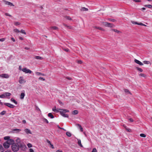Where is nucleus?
<instances>
[{
	"mask_svg": "<svg viewBox=\"0 0 152 152\" xmlns=\"http://www.w3.org/2000/svg\"><path fill=\"white\" fill-rule=\"evenodd\" d=\"M143 63L145 64H149L150 63V62L149 61H143Z\"/></svg>",
	"mask_w": 152,
	"mask_h": 152,
	"instance_id": "obj_37",
	"label": "nucleus"
},
{
	"mask_svg": "<svg viewBox=\"0 0 152 152\" xmlns=\"http://www.w3.org/2000/svg\"><path fill=\"white\" fill-rule=\"evenodd\" d=\"M76 125H77V126L79 127L80 129L81 127H82L81 126V125L79 124H77Z\"/></svg>",
	"mask_w": 152,
	"mask_h": 152,
	"instance_id": "obj_57",
	"label": "nucleus"
},
{
	"mask_svg": "<svg viewBox=\"0 0 152 152\" xmlns=\"http://www.w3.org/2000/svg\"><path fill=\"white\" fill-rule=\"evenodd\" d=\"M11 101L16 104H18L17 102L13 98L11 99Z\"/></svg>",
	"mask_w": 152,
	"mask_h": 152,
	"instance_id": "obj_22",
	"label": "nucleus"
},
{
	"mask_svg": "<svg viewBox=\"0 0 152 152\" xmlns=\"http://www.w3.org/2000/svg\"><path fill=\"white\" fill-rule=\"evenodd\" d=\"M3 146L4 148H8L10 147L9 144L7 143V142H5L3 143Z\"/></svg>",
	"mask_w": 152,
	"mask_h": 152,
	"instance_id": "obj_11",
	"label": "nucleus"
},
{
	"mask_svg": "<svg viewBox=\"0 0 152 152\" xmlns=\"http://www.w3.org/2000/svg\"><path fill=\"white\" fill-rule=\"evenodd\" d=\"M134 62L137 64H138L140 65H143V64L140 61H139L137 60V59H135L134 60Z\"/></svg>",
	"mask_w": 152,
	"mask_h": 152,
	"instance_id": "obj_14",
	"label": "nucleus"
},
{
	"mask_svg": "<svg viewBox=\"0 0 152 152\" xmlns=\"http://www.w3.org/2000/svg\"><path fill=\"white\" fill-rule=\"evenodd\" d=\"M0 77L4 78H8L9 77V76L8 74H4L0 75Z\"/></svg>",
	"mask_w": 152,
	"mask_h": 152,
	"instance_id": "obj_7",
	"label": "nucleus"
},
{
	"mask_svg": "<svg viewBox=\"0 0 152 152\" xmlns=\"http://www.w3.org/2000/svg\"><path fill=\"white\" fill-rule=\"evenodd\" d=\"M78 113V111L77 110L73 111L72 112V114L73 115H76Z\"/></svg>",
	"mask_w": 152,
	"mask_h": 152,
	"instance_id": "obj_21",
	"label": "nucleus"
},
{
	"mask_svg": "<svg viewBox=\"0 0 152 152\" xmlns=\"http://www.w3.org/2000/svg\"><path fill=\"white\" fill-rule=\"evenodd\" d=\"M132 22L133 24H137L138 25V23H137L136 22L132 21Z\"/></svg>",
	"mask_w": 152,
	"mask_h": 152,
	"instance_id": "obj_55",
	"label": "nucleus"
},
{
	"mask_svg": "<svg viewBox=\"0 0 152 152\" xmlns=\"http://www.w3.org/2000/svg\"><path fill=\"white\" fill-rule=\"evenodd\" d=\"M10 139V137L9 136H6V137H4V139L5 140H8Z\"/></svg>",
	"mask_w": 152,
	"mask_h": 152,
	"instance_id": "obj_33",
	"label": "nucleus"
},
{
	"mask_svg": "<svg viewBox=\"0 0 152 152\" xmlns=\"http://www.w3.org/2000/svg\"><path fill=\"white\" fill-rule=\"evenodd\" d=\"M36 75H37L39 76V75H42V76H45V74H43L41 72H35Z\"/></svg>",
	"mask_w": 152,
	"mask_h": 152,
	"instance_id": "obj_16",
	"label": "nucleus"
},
{
	"mask_svg": "<svg viewBox=\"0 0 152 152\" xmlns=\"http://www.w3.org/2000/svg\"><path fill=\"white\" fill-rule=\"evenodd\" d=\"M63 25L65 27H67L69 29H72V27L71 26H68L66 24H63Z\"/></svg>",
	"mask_w": 152,
	"mask_h": 152,
	"instance_id": "obj_24",
	"label": "nucleus"
},
{
	"mask_svg": "<svg viewBox=\"0 0 152 152\" xmlns=\"http://www.w3.org/2000/svg\"><path fill=\"white\" fill-rule=\"evenodd\" d=\"M12 149L14 152H17L19 148V146L18 144H14L12 145Z\"/></svg>",
	"mask_w": 152,
	"mask_h": 152,
	"instance_id": "obj_1",
	"label": "nucleus"
},
{
	"mask_svg": "<svg viewBox=\"0 0 152 152\" xmlns=\"http://www.w3.org/2000/svg\"><path fill=\"white\" fill-rule=\"evenodd\" d=\"M59 112L60 113L61 115H62L64 113L69 112V110H67L60 109Z\"/></svg>",
	"mask_w": 152,
	"mask_h": 152,
	"instance_id": "obj_4",
	"label": "nucleus"
},
{
	"mask_svg": "<svg viewBox=\"0 0 152 152\" xmlns=\"http://www.w3.org/2000/svg\"><path fill=\"white\" fill-rule=\"evenodd\" d=\"M123 126H124V127L125 128H126V130L128 132H131V129H127V128H126V126H124V125H123Z\"/></svg>",
	"mask_w": 152,
	"mask_h": 152,
	"instance_id": "obj_42",
	"label": "nucleus"
},
{
	"mask_svg": "<svg viewBox=\"0 0 152 152\" xmlns=\"http://www.w3.org/2000/svg\"><path fill=\"white\" fill-rule=\"evenodd\" d=\"M129 121L131 122H132L133 121V120L131 118L129 119Z\"/></svg>",
	"mask_w": 152,
	"mask_h": 152,
	"instance_id": "obj_56",
	"label": "nucleus"
},
{
	"mask_svg": "<svg viewBox=\"0 0 152 152\" xmlns=\"http://www.w3.org/2000/svg\"><path fill=\"white\" fill-rule=\"evenodd\" d=\"M7 143H8L9 145L12 144V145L14 144V141L12 139H10L7 140Z\"/></svg>",
	"mask_w": 152,
	"mask_h": 152,
	"instance_id": "obj_9",
	"label": "nucleus"
},
{
	"mask_svg": "<svg viewBox=\"0 0 152 152\" xmlns=\"http://www.w3.org/2000/svg\"><path fill=\"white\" fill-rule=\"evenodd\" d=\"M112 30L114 31V32H116L118 33H121V32L120 31H118L116 29H112Z\"/></svg>",
	"mask_w": 152,
	"mask_h": 152,
	"instance_id": "obj_29",
	"label": "nucleus"
},
{
	"mask_svg": "<svg viewBox=\"0 0 152 152\" xmlns=\"http://www.w3.org/2000/svg\"><path fill=\"white\" fill-rule=\"evenodd\" d=\"M48 116L49 117H50L51 118H53L54 117L53 115L51 113H49L48 114Z\"/></svg>",
	"mask_w": 152,
	"mask_h": 152,
	"instance_id": "obj_17",
	"label": "nucleus"
},
{
	"mask_svg": "<svg viewBox=\"0 0 152 152\" xmlns=\"http://www.w3.org/2000/svg\"><path fill=\"white\" fill-rule=\"evenodd\" d=\"M6 111L4 110V111H2V112H1L0 113V114L1 115H3L5 114V113H6Z\"/></svg>",
	"mask_w": 152,
	"mask_h": 152,
	"instance_id": "obj_40",
	"label": "nucleus"
},
{
	"mask_svg": "<svg viewBox=\"0 0 152 152\" xmlns=\"http://www.w3.org/2000/svg\"><path fill=\"white\" fill-rule=\"evenodd\" d=\"M11 40L14 42H15V39H14V38L13 37H12L11 38Z\"/></svg>",
	"mask_w": 152,
	"mask_h": 152,
	"instance_id": "obj_58",
	"label": "nucleus"
},
{
	"mask_svg": "<svg viewBox=\"0 0 152 152\" xmlns=\"http://www.w3.org/2000/svg\"><path fill=\"white\" fill-rule=\"evenodd\" d=\"M64 50L68 52L69 51V50L68 49H64Z\"/></svg>",
	"mask_w": 152,
	"mask_h": 152,
	"instance_id": "obj_64",
	"label": "nucleus"
},
{
	"mask_svg": "<svg viewBox=\"0 0 152 152\" xmlns=\"http://www.w3.org/2000/svg\"><path fill=\"white\" fill-rule=\"evenodd\" d=\"M22 71L25 73L31 74L32 72V71L31 70L26 68H23Z\"/></svg>",
	"mask_w": 152,
	"mask_h": 152,
	"instance_id": "obj_6",
	"label": "nucleus"
},
{
	"mask_svg": "<svg viewBox=\"0 0 152 152\" xmlns=\"http://www.w3.org/2000/svg\"><path fill=\"white\" fill-rule=\"evenodd\" d=\"M47 142L49 143L50 145H51V142H50V141H49L48 140H47Z\"/></svg>",
	"mask_w": 152,
	"mask_h": 152,
	"instance_id": "obj_60",
	"label": "nucleus"
},
{
	"mask_svg": "<svg viewBox=\"0 0 152 152\" xmlns=\"http://www.w3.org/2000/svg\"><path fill=\"white\" fill-rule=\"evenodd\" d=\"M91 152H97V150L96 148H94L93 149Z\"/></svg>",
	"mask_w": 152,
	"mask_h": 152,
	"instance_id": "obj_48",
	"label": "nucleus"
},
{
	"mask_svg": "<svg viewBox=\"0 0 152 152\" xmlns=\"http://www.w3.org/2000/svg\"><path fill=\"white\" fill-rule=\"evenodd\" d=\"M11 94L9 92H6L0 95V98H4L10 96Z\"/></svg>",
	"mask_w": 152,
	"mask_h": 152,
	"instance_id": "obj_3",
	"label": "nucleus"
},
{
	"mask_svg": "<svg viewBox=\"0 0 152 152\" xmlns=\"http://www.w3.org/2000/svg\"><path fill=\"white\" fill-rule=\"evenodd\" d=\"M13 130L14 131L16 132V133H18L21 131V129H13Z\"/></svg>",
	"mask_w": 152,
	"mask_h": 152,
	"instance_id": "obj_20",
	"label": "nucleus"
},
{
	"mask_svg": "<svg viewBox=\"0 0 152 152\" xmlns=\"http://www.w3.org/2000/svg\"><path fill=\"white\" fill-rule=\"evenodd\" d=\"M20 32L21 33H23L24 34H26V32H25V31L23 29H22L20 31Z\"/></svg>",
	"mask_w": 152,
	"mask_h": 152,
	"instance_id": "obj_38",
	"label": "nucleus"
},
{
	"mask_svg": "<svg viewBox=\"0 0 152 152\" xmlns=\"http://www.w3.org/2000/svg\"><path fill=\"white\" fill-rule=\"evenodd\" d=\"M4 2L5 3V4H6L9 5L10 6H14V5L12 3L8 1H5V0H4Z\"/></svg>",
	"mask_w": 152,
	"mask_h": 152,
	"instance_id": "obj_10",
	"label": "nucleus"
},
{
	"mask_svg": "<svg viewBox=\"0 0 152 152\" xmlns=\"http://www.w3.org/2000/svg\"><path fill=\"white\" fill-rule=\"evenodd\" d=\"M19 82L20 84H22L25 83L26 81L24 79L23 77L20 76L19 78Z\"/></svg>",
	"mask_w": 152,
	"mask_h": 152,
	"instance_id": "obj_5",
	"label": "nucleus"
},
{
	"mask_svg": "<svg viewBox=\"0 0 152 152\" xmlns=\"http://www.w3.org/2000/svg\"><path fill=\"white\" fill-rule=\"evenodd\" d=\"M66 135L68 137H71V134L69 132H67L66 133Z\"/></svg>",
	"mask_w": 152,
	"mask_h": 152,
	"instance_id": "obj_32",
	"label": "nucleus"
},
{
	"mask_svg": "<svg viewBox=\"0 0 152 152\" xmlns=\"http://www.w3.org/2000/svg\"><path fill=\"white\" fill-rule=\"evenodd\" d=\"M24 131L27 134H31L32 133L31 131L28 129L26 128L24 130Z\"/></svg>",
	"mask_w": 152,
	"mask_h": 152,
	"instance_id": "obj_13",
	"label": "nucleus"
},
{
	"mask_svg": "<svg viewBox=\"0 0 152 152\" xmlns=\"http://www.w3.org/2000/svg\"><path fill=\"white\" fill-rule=\"evenodd\" d=\"M43 121L44 122H46V123L47 124L48 123V120L46 119L45 118H44L43 119Z\"/></svg>",
	"mask_w": 152,
	"mask_h": 152,
	"instance_id": "obj_45",
	"label": "nucleus"
},
{
	"mask_svg": "<svg viewBox=\"0 0 152 152\" xmlns=\"http://www.w3.org/2000/svg\"><path fill=\"white\" fill-rule=\"evenodd\" d=\"M138 25H141V26H146V25H145V24H143L142 23H138Z\"/></svg>",
	"mask_w": 152,
	"mask_h": 152,
	"instance_id": "obj_52",
	"label": "nucleus"
},
{
	"mask_svg": "<svg viewBox=\"0 0 152 152\" xmlns=\"http://www.w3.org/2000/svg\"><path fill=\"white\" fill-rule=\"evenodd\" d=\"M35 58L37 59H43L42 57L39 56H36Z\"/></svg>",
	"mask_w": 152,
	"mask_h": 152,
	"instance_id": "obj_28",
	"label": "nucleus"
},
{
	"mask_svg": "<svg viewBox=\"0 0 152 152\" xmlns=\"http://www.w3.org/2000/svg\"><path fill=\"white\" fill-rule=\"evenodd\" d=\"M102 25L107 27L113 28L115 26L111 23H109L107 22H102Z\"/></svg>",
	"mask_w": 152,
	"mask_h": 152,
	"instance_id": "obj_2",
	"label": "nucleus"
},
{
	"mask_svg": "<svg viewBox=\"0 0 152 152\" xmlns=\"http://www.w3.org/2000/svg\"><path fill=\"white\" fill-rule=\"evenodd\" d=\"M0 151L1 152L3 151V147L1 145H0Z\"/></svg>",
	"mask_w": 152,
	"mask_h": 152,
	"instance_id": "obj_44",
	"label": "nucleus"
},
{
	"mask_svg": "<svg viewBox=\"0 0 152 152\" xmlns=\"http://www.w3.org/2000/svg\"><path fill=\"white\" fill-rule=\"evenodd\" d=\"M13 31L15 32L16 33H18L20 32V31L18 29L16 28L14 29Z\"/></svg>",
	"mask_w": 152,
	"mask_h": 152,
	"instance_id": "obj_31",
	"label": "nucleus"
},
{
	"mask_svg": "<svg viewBox=\"0 0 152 152\" xmlns=\"http://www.w3.org/2000/svg\"><path fill=\"white\" fill-rule=\"evenodd\" d=\"M16 141L17 142V143H19L20 142V140L19 138H17L16 139Z\"/></svg>",
	"mask_w": 152,
	"mask_h": 152,
	"instance_id": "obj_47",
	"label": "nucleus"
},
{
	"mask_svg": "<svg viewBox=\"0 0 152 152\" xmlns=\"http://www.w3.org/2000/svg\"><path fill=\"white\" fill-rule=\"evenodd\" d=\"M139 76L141 77H146V75L144 74L141 73L139 74Z\"/></svg>",
	"mask_w": 152,
	"mask_h": 152,
	"instance_id": "obj_34",
	"label": "nucleus"
},
{
	"mask_svg": "<svg viewBox=\"0 0 152 152\" xmlns=\"http://www.w3.org/2000/svg\"><path fill=\"white\" fill-rule=\"evenodd\" d=\"M140 137H145L146 136V135L145 134H142V133L141 134H140Z\"/></svg>",
	"mask_w": 152,
	"mask_h": 152,
	"instance_id": "obj_39",
	"label": "nucleus"
},
{
	"mask_svg": "<svg viewBox=\"0 0 152 152\" xmlns=\"http://www.w3.org/2000/svg\"><path fill=\"white\" fill-rule=\"evenodd\" d=\"M94 28H96L97 29H99L102 31H104V30L102 28L100 27H97V26H94Z\"/></svg>",
	"mask_w": 152,
	"mask_h": 152,
	"instance_id": "obj_25",
	"label": "nucleus"
},
{
	"mask_svg": "<svg viewBox=\"0 0 152 152\" xmlns=\"http://www.w3.org/2000/svg\"><path fill=\"white\" fill-rule=\"evenodd\" d=\"M60 109H56V107H55L54 108H53L52 109V110L54 112H56L57 113L59 112V110Z\"/></svg>",
	"mask_w": 152,
	"mask_h": 152,
	"instance_id": "obj_15",
	"label": "nucleus"
},
{
	"mask_svg": "<svg viewBox=\"0 0 152 152\" xmlns=\"http://www.w3.org/2000/svg\"><path fill=\"white\" fill-rule=\"evenodd\" d=\"M80 131L81 132H83V129L82 127L80 128Z\"/></svg>",
	"mask_w": 152,
	"mask_h": 152,
	"instance_id": "obj_62",
	"label": "nucleus"
},
{
	"mask_svg": "<svg viewBox=\"0 0 152 152\" xmlns=\"http://www.w3.org/2000/svg\"><path fill=\"white\" fill-rule=\"evenodd\" d=\"M14 24L16 26H17L18 25H19L20 24V23L18 22H14Z\"/></svg>",
	"mask_w": 152,
	"mask_h": 152,
	"instance_id": "obj_27",
	"label": "nucleus"
},
{
	"mask_svg": "<svg viewBox=\"0 0 152 152\" xmlns=\"http://www.w3.org/2000/svg\"><path fill=\"white\" fill-rule=\"evenodd\" d=\"M137 69L138 71H140V72H142L143 71V70L140 68H138V67H137Z\"/></svg>",
	"mask_w": 152,
	"mask_h": 152,
	"instance_id": "obj_43",
	"label": "nucleus"
},
{
	"mask_svg": "<svg viewBox=\"0 0 152 152\" xmlns=\"http://www.w3.org/2000/svg\"><path fill=\"white\" fill-rule=\"evenodd\" d=\"M50 29H53V30H57L58 29V28L56 26H52V27H50Z\"/></svg>",
	"mask_w": 152,
	"mask_h": 152,
	"instance_id": "obj_18",
	"label": "nucleus"
},
{
	"mask_svg": "<svg viewBox=\"0 0 152 152\" xmlns=\"http://www.w3.org/2000/svg\"><path fill=\"white\" fill-rule=\"evenodd\" d=\"M56 152H63V151L61 150H58Z\"/></svg>",
	"mask_w": 152,
	"mask_h": 152,
	"instance_id": "obj_63",
	"label": "nucleus"
},
{
	"mask_svg": "<svg viewBox=\"0 0 152 152\" xmlns=\"http://www.w3.org/2000/svg\"><path fill=\"white\" fill-rule=\"evenodd\" d=\"M5 40V39L4 38H1L0 39V41L1 42H3Z\"/></svg>",
	"mask_w": 152,
	"mask_h": 152,
	"instance_id": "obj_54",
	"label": "nucleus"
},
{
	"mask_svg": "<svg viewBox=\"0 0 152 152\" xmlns=\"http://www.w3.org/2000/svg\"><path fill=\"white\" fill-rule=\"evenodd\" d=\"M108 20L110 21H111L113 22H115V20L114 19L110 18L108 19Z\"/></svg>",
	"mask_w": 152,
	"mask_h": 152,
	"instance_id": "obj_46",
	"label": "nucleus"
},
{
	"mask_svg": "<svg viewBox=\"0 0 152 152\" xmlns=\"http://www.w3.org/2000/svg\"><path fill=\"white\" fill-rule=\"evenodd\" d=\"M124 91L125 92V93H129L130 94H131V93L130 92L129 90L128 89H125L124 90Z\"/></svg>",
	"mask_w": 152,
	"mask_h": 152,
	"instance_id": "obj_41",
	"label": "nucleus"
},
{
	"mask_svg": "<svg viewBox=\"0 0 152 152\" xmlns=\"http://www.w3.org/2000/svg\"><path fill=\"white\" fill-rule=\"evenodd\" d=\"M20 148L23 151H25L26 148V146L24 144H21L20 145Z\"/></svg>",
	"mask_w": 152,
	"mask_h": 152,
	"instance_id": "obj_12",
	"label": "nucleus"
},
{
	"mask_svg": "<svg viewBox=\"0 0 152 152\" xmlns=\"http://www.w3.org/2000/svg\"><path fill=\"white\" fill-rule=\"evenodd\" d=\"M39 80H42L43 81L45 80V79L42 77H39Z\"/></svg>",
	"mask_w": 152,
	"mask_h": 152,
	"instance_id": "obj_51",
	"label": "nucleus"
},
{
	"mask_svg": "<svg viewBox=\"0 0 152 152\" xmlns=\"http://www.w3.org/2000/svg\"><path fill=\"white\" fill-rule=\"evenodd\" d=\"M19 70L22 71L23 69L22 68V66H20L19 67Z\"/></svg>",
	"mask_w": 152,
	"mask_h": 152,
	"instance_id": "obj_53",
	"label": "nucleus"
},
{
	"mask_svg": "<svg viewBox=\"0 0 152 152\" xmlns=\"http://www.w3.org/2000/svg\"><path fill=\"white\" fill-rule=\"evenodd\" d=\"M22 122L23 124H25L26 122V120H23Z\"/></svg>",
	"mask_w": 152,
	"mask_h": 152,
	"instance_id": "obj_61",
	"label": "nucleus"
},
{
	"mask_svg": "<svg viewBox=\"0 0 152 152\" xmlns=\"http://www.w3.org/2000/svg\"><path fill=\"white\" fill-rule=\"evenodd\" d=\"M4 104L10 108H13L15 107L14 105L9 103H4Z\"/></svg>",
	"mask_w": 152,
	"mask_h": 152,
	"instance_id": "obj_8",
	"label": "nucleus"
},
{
	"mask_svg": "<svg viewBox=\"0 0 152 152\" xmlns=\"http://www.w3.org/2000/svg\"><path fill=\"white\" fill-rule=\"evenodd\" d=\"M88 9L85 8L84 7H82L81 9V10L82 11H87L88 10Z\"/></svg>",
	"mask_w": 152,
	"mask_h": 152,
	"instance_id": "obj_26",
	"label": "nucleus"
},
{
	"mask_svg": "<svg viewBox=\"0 0 152 152\" xmlns=\"http://www.w3.org/2000/svg\"><path fill=\"white\" fill-rule=\"evenodd\" d=\"M27 146L28 148H31L32 146V145L29 143L28 144Z\"/></svg>",
	"mask_w": 152,
	"mask_h": 152,
	"instance_id": "obj_50",
	"label": "nucleus"
},
{
	"mask_svg": "<svg viewBox=\"0 0 152 152\" xmlns=\"http://www.w3.org/2000/svg\"><path fill=\"white\" fill-rule=\"evenodd\" d=\"M77 140H78V144L81 147H83V146L81 144V142L80 140V139H77Z\"/></svg>",
	"mask_w": 152,
	"mask_h": 152,
	"instance_id": "obj_23",
	"label": "nucleus"
},
{
	"mask_svg": "<svg viewBox=\"0 0 152 152\" xmlns=\"http://www.w3.org/2000/svg\"><path fill=\"white\" fill-rule=\"evenodd\" d=\"M5 15H6V16H9V17H12V15H10L9 14V13H5Z\"/></svg>",
	"mask_w": 152,
	"mask_h": 152,
	"instance_id": "obj_49",
	"label": "nucleus"
},
{
	"mask_svg": "<svg viewBox=\"0 0 152 152\" xmlns=\"http://www.w3.org/2000/svg\"><path fill=\"white\" fill-rule=\"evenodd\" d=\"M30 152H34V151L32 149L30 148Z\"/></svg>",
	"mask_w": 152,
	"mask_h": 152,
	"instance_id": "obj_59",
	"label": "nucleus"
},
{
	"mask_svg": "<svg viewBox=\"0 0 152 152\" xmlns=\"http://www.w3.org/2000/svg\"><path fill=\"white\" fill-rule=\"evenodd\" d=\"M65 18L68 20H71V18L69 16H66L65 17Z\"/></svg>",
	"mask_w": 152,
	"mask_h": 152,
	"instance_id": "obj_35",
	"label": "nucleus"
},
{
	"mask_svg": "<svg viewBox=\"0 0 152 152\" xmlns=\"http://www.w3.org/2000/svg\"><path fill=\"white\" fill-rule=\"evenodd\" d=\"M63 117H67L68 118L69 116V115L68 114L64 113L63 115H62Z\"/></svg>",
	"mask_w": 152,
	"mask_h": 152,
	"instance_id": "obj_36",
	"label": "nucleus"
},
{
	"mask_svg": "<svg viewBox=\"0 0 152 152\" xmlns=\"http://www.w3.org/2000/svg\"><path fill=\"white\" fill-rule=\"evenodd\" d=\"M25 95V94L24 93H22L21 94V95H20V98L21 99H23L24 98Z\"/></svg>",
	"mask_w": 152,
	"mask_h": 152,
	"instance_id": "obj_19",
	"label": "nucleus"
},
{
	"mask_svg": "<svg viewBox=\"0 0 152 152\" xmlns=\"http://www.w3.org/2000/svg\"><path fill=\"white\" fill-rule=\"evenodd\" d=\"M145 7H147L149 8H152V5L151 4L145 5L144 6Z\"/></svg>",
	"mask_w": 152,
	"mask_h": 152,
	"instance_id": "obj_30",
	"label": "nucleus"
}]
</instances>
